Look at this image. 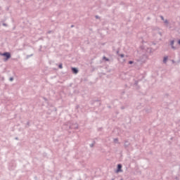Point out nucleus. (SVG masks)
<instances>
[{
    "instance_id": "f257e3e1",
    "label": "nucleus",
    "mask_w": 180,
    "mask_h": 180,
    "mask_svg": "<svg viewBox=\"0 0 180 180\" xmlns=\"http://www.w3.org/2000/svg\"><path fill=\"white\" fill-rule=\"evenodd\" d=\"M1 56H4V57H6V60H8V58H11V53H9L8 52L2 53Z\"/></svg>"
},
{
    "instance_id": "f03ea898",
    "label": "nucleus",
    "mask_w": 180,
    "mask_h": 180,
    "mask_svg": "<svg viewBox=\"0 0 180 180\" xmlns=\"http://www.w3.org/2000/svg\"><path fill=\"white\" fill-rule=\"evenodd\" d=\"M72 71L74 72V74H78V70L75 68H72Z\"/></svg>"
},
{
    "instance_id": "7ed1b4c3",
    "label": "nucleus",
    "mask_w": 180,
    "mask_h": 180,
    "mask_svg": "<svg viewBox=\"0 0 180 180\" xmlns=\"http://www.w3.org/2000/svg\"><path fill=\"white\" fill-rule=\"evenodd\" d=\"M117 168V172H122V165H118Z\"/></svg>"
},
{
    "instance_id": "20e7f679",
    "label": "nucleus",
    "mask_w": 180,
    "mask_h": 180,
    "mask_svg": "<svg viewBox=\"0 0 180 180\" xmlns=\"http://www.w3.org/2000/svg\"><path fill=\"white\" fill-rule=\"evenodd\" d=\"M167 60H168V57H165L164 60H163V62L167 63Z\"/></svg>"
},
{
    "instance_id": "39448f33",
    "label": "nucleus",
    "mask_w": 180,
    "mask_h": 180,
    "mask_svg": "<svg viewBox=\"0 0 180 180\" xmlns=\"http://www.w3.org/2000/svg\"><path fill=\"white\" fill-rule=\"evenodd\" d=\"M59 68H60V69L63 68V64L59 65Z\"/></svg>"
},
{
    "instance_id": "423d86ee",
    "label": "nucleus",
    "mask_w": 180,
    "mask_h": 180,
    "mask_svg": "<svg viewBox=\"0 0 180 180\" xmlns=\"http://www.w3.org/2000/svg\"><path fill=\"white\" fill-rule=\"evenodd\" d=\"M171 44L172 46H174V41H172Z\"/></svg>"
},
{
    "instance_id": "0eeeda50",
    "label": "nucleus",
    "mask_w": 180,
    "mask_h": 180,
    "mask_svg": "<svg viewBox=\"0 0 180 180\" xmlns=\"http://www.w3.org/2000/svg\"><path fill=\"white\" fill-rule=\"evenodd\" d=\"M129 64H133V62L132 61H129Z\"/></svg>"
},
{
    "instance_id": "6e6552de",
    "label": "nucleus",
    "mask_w": 180,
    "mask_h": 180,
    "mask_svg": "<svg viewBox=\"0 0 180 180\" xmlns=\"http://www.w3.org/2000/svg\"><path fill=\"white\" fill-rule=\"evenodd\" d=\"M161 19H162V20H164V17H161Z\"/></svg>"
},
{
    "instance_id": "1a4fd4ad",
    "label": "nucleus",
    "mask_w": 180,
    "mask_h": 180,
    "mask_svg": "<svg viewBox=\"0 0 180 180\" xmlns=\"http://www.w3.org/2000/svg\"><path fill=\"white\" fill-rule=\"evenodd\" d=\"M104 59L108 61V59H106V58L104 57Z\"/></svg>"
},
{
    "instance_id": "9d476101",
    "label": "nucleus",
    "mask_w": 180,
    "mask_h": 180,
    "mask_svg": "<svg viewBox=\"0 0 180 180\" xmlns=\"http://www.w3.org/2000/svg\"><path fill=\"white\" fill-rule=\"evenodd\" d=\"M179 44H180V40L178 41Z\"/></svg>"
},
{
    "instance_id": "9b49d317",
    "label": "nucleus",
    "mask_w": 180,
    "mask_h": 180,
    "mask_svg": "<svg viewBox=\"0 0 180 180\" xmlns=\"http://www.w3.org/2000/svg\"><path fill=\"white\" fill-rule=\"evenodd\" d=\"M13 79L11 78V81H13Z\"/></svg>"
},
{
    "instance_id": "f8f14e48",
    "label": "nucleus",
    "mask_w": 180,
    "mask_h": 180,
    "mask_svg": "<svg viewBox=\"0 0 180 180\" xmlns=\"http://www.w3.org/2000/svg\"><path fill=\"white\" fill-rule=\"evenodd\" d=\"M121 57H124V56H123V55H121Z\"/></svg>"
}]
</instances>
